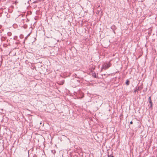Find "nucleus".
<instances>
[{"instance_id": "obj_1", "label": "nucleus", "mask_w": 157, "mask_h": 157, "mask_svg": "<svg viewBox=\"0 0 157 157\" xmlns=\"http://www.w3.org/2000/svg\"><path fill=\"white\" fill-rule=\"evenodd\" d=\"M111 64L109 63H104L102 66V67L101 68V71L103 70V69L106 70L109 67L111 66Z\"/></svg>"}, {"instance_id": "obj_2", "label": "nucleus", "mask_w": 157, "mask_h": 157, "mask_svg": "<svg viewBox=\"0 0 157 157\" xmlns=\"http://www.w3.org/2000/svg\"><path fill=\"white\" fill-rule=\"evenodd\" d=\"M149 103L150 105H148V106H149V109H152V107H153V103L152 102V101L151 100V97L150 96L148 99Z\"/></svg>"}, {"instance_id": "obj_3", "label": "nucleus", "mask_w": 157, "mask_h": 157, "mask_svg": "<svg viewBox=\"0 0 157 157\" xmlns=\"http://www.w3.org/2000/svg\"><path fill=\"white\" fill-rule=\"evenodd\" d=\"M142 87H140L139 86L137 87V88L134 90V93H136V92H138L139 90H141L142 89Z\"/></svg>"}, {"instance_id": "obj_4", "label": "nucleus", "mask_w": 157, "mask_h": 157, "mask_svg": "<svg viewBox=\"0 0 157 157\" xmlns=\"http://www.w3.org/2000/svg\"><path fill=\"white\" fill-rule=\"evenodd\" d=\"M111 29L113 30V33L115 34L116 33L115 32V31L117 29V28L116 27V26L114 25H113L111 26Z\"/></svg>"}, {"instance_id": "obj_5", "label": "nucleus", "mask_w": 157, "mask_h": 157, "mask_svg": "<svg viewBox=\"0 0 157 157\" xmlns=\"http://www.w3.org/2000/svg\"><path fill=\"white\" fill-rule=\"evenodd\" d=\"M130 84V80L129 79H127L125 82V84L127 86H128Z\"/></svg>"}, {"instance_id": "obj_6", "label": "nucleus", "mask_w": 157, "mask_h": 157, "mask_svg": "<svg viewBox=\"0 0 157 157\" xmlns=\"http://www.w3.org/2000/svg\"><path fill=\"white\" fill-rule=\"evenodd\" d=\"M92 75L94 78H97L96 75V73L95 72L94 73H92Z\"/></svg>"}, {"instance_id": "obj_7", "label": "nucleus", "mask_w": 157, "mask_h": 157, "mask_svg": "<svg viewBox=\"0 0 157 157\" xmlns=\"http://www.w3.org/2000/svg\"><path fill=\"white\" fill-rule=\"evenodd\" d=\"M6 38L5 37L3 36L1 38V40L2 41H5L6 40Z\"/></svg>"}, {"instance_id": "obj_8", "label": "nucleus", "mask_w": 157, "mask_h": 157, "mask_svg": "<svg viewBox=\"0 0 157 157\" xmlns=\"http://www.w3.org/2000/svg\"><path fill=\"white\" fill-rule=\"evenodd\" d=\"M23 27L24 29H26L28 27V26L27 25L25 24V25H24L23 26Z\"/></svg>"}, {"instance_id": "obj_9", "label": "nucleus", "mask_w": 157, "mask_h": 157, "mask_svg": "<svg viewBox=\"0 0 157 157\" xmlns=\"http://www.w3.org/2000/svg\"><path fill=\"white\" fill-rule=\"evenodd\" d=\"M29 34L27 36L25 37V40H24V42L23 43H25V40H26L27 39V38H28V36H29Z\"/></svg>"}, {"instance_id": "obj_10", "label": "nucleus", "mask_w": 157, "mask_h": 157, "mask_svg": "<svg viewBox=\"0 0 157 157\" xmlns=\"http://www.w3.org/2000/svg\"><path fill=\"white\" fill-rule=\"evenodd\" d=\"M108 157H114L113 154L109 155V154H108Z\"/></svg>"}, {"instance_id": "obj_11", "label": "nucleus", "mask_w": 157, "mask_h": 157, "mask_svg": "<svg viewBox=\"0 0 157 157\" xmlns=\"http://www.w3.org/2000/svg\"><path fill=\"white\" fill-rule=\"evenodd\" d=\"M7 35L9 36H11L12 35V33L11 32H9L7 33Z\"/></svg>"}, {"instance_id": "obj_12", "label": "nucleus", "mask_w": 157, "mask_h": 157, "mask_svg": "<svg viewBox=\"0 0 157 157\" xmlns=\"http://www.w3.org/2000/svg\"><path fill=\"white\" fill-rule=\"evenodd\" d=\"M19 37H20V38H21V39H22V38H23V37H24V36H23V35H22V34H21V35H20V36H19Z\"/></svg>"}, {"instance_id": "obj_13", "label": "nucleus", "mask_w": 157, "mask_h": 157, "mask_svg": "<svg viewBox=\"0 0 157 157\" xmlns=\"http://www.w3.org/2000/svg\"><path fill=\"white\" fill-rule=\"evenodd\" d=\"M52 152L53 154H55L56 153V151L55 150H52Z\"/></svg>"}, {"instance_id": "obj_14", "label": "nucleus", "mask_w": 157, "mask_h": 157, "mask_svg": "<svg viewBox=\"0 0 157 157\" xmlns=\"http://www.w3.org/2000/svg\"><path fill=\"white\" fill-rule=\"evenodd\" d=\"M17 36H14L13 38V40H17Z\"/></svg>"}, {"instance_id": "obj_15", "label": "nucleus", "mask_w": 157, "mask_h": 157, "mask_svg": "<svg viewBox=\"0 0 157 157\" xmlns=\"http://www.w3.org/2000/svg\"><path fill=\"white\" fill-rule=\"evenodd\" d=\"M64 81H63L61 82V83L60 84V85H63L64 82Z\"/></svg>"}, {"instance_id": "obj_16", "label": "nucleus", "mask_w": 157, "mask_h": 157, "mask_svg": "<svg viewBox=\"0 0 157 157\" xmlns=\"http://www.w3.org/2000/svg\"><path fill=\"white\" fill-rule=\"evenodd\" d=\"M37 1H34V2H33L32 3V4H33V3H36L37 2Z\"/></svg>"}, {"instance_id": "obj_17", "label": "nucleus", "mask_w": 157, "mask_h": 157, "mask_svg": "<svg viewBox=\"0 0 157 157\" xmlns=\"http://www.w3.org/2000/svg\"><path fill=\"white\" fill-rule=\"evenodd\" d=\"M2 61H3V59H2V60L1 61V64H0V66L2 64Z\"/></svg>"}, {"instance_id": "obj_18", "label": "nucleus", "mask_w": 157, "mask_h": 157, "mask_svg": "<svg viewBox=\"0 0 157 157\" xmlns=\"http://www.w3.org/2000/svg\"><path fill=\"white\" fill-rule=\"evenodd\" d=\"M130 123V124H133V122L132 121H131Z\"/></svg>"}, {"instance_id": "obj_19", "label": "nucleus", "mask_w": 157, "mask_h": 157, "mask_svg": "<svg viewBox=\"0 0 157 157\" xmlns=\"http://www.w3.org/2000/svg\"><path fill=\"white\" fill-rule=\"evenodd\" d=\"M17 3H18V2H17V1H15V4H16Z\"/></svg>"}, {"instance_id": "obj_20", "label": "nucleus", "mask_w": 157, "mask_h": 157, "mask_svg": "<svg viewBox=\"0 0 157 157\" xmlns=\"http://www.w3.org/2000/svg\"><path fill=\"white\" fill-rule=\"evenodd\" d=\"M99 11H97V14H99Z\"/></svg>"}, {"instance_id": "obj_21", "label": "nucleus", "mask_w": 157, "mask_h": 157, "mask_svg": "<svg viewBox=\"0 0 157 157\" xmlns=\"http://www.w3.org/2000/svg\"><path fill=\"white\" fill-rule=\"evenodd\" d=\"M77 81L78 83H80V81L79 80H77Z\"/></svg>"}, {"instance_id": "obj_22", "label": "nucleus", "mask_w": 157, "mask_h": 157, "mask_svg": "<svg viewBox=\"0 0 157 157\" xmlns=\"http://www.w3.org/2000/svg\"><path fill=\"white\" fill-rule=\"evenodd\" d=\"M29 2H31V1H29H29H28V2L29 3Z\"/></svg>"}, {"instance_id": "obj_23", "label": "nucleus", "mask_w": 157, "mask_h": 157, "mask_svg": "<svg viewBox=\"0 0 157 157\" xmlns=\"http://www.w3.org/2000/svg\"><path fill=\"white\" fill-rule=\"evenodd\" d=\"M82 98H83V97H84V94H82Z\"/></svg>"}, {"instance_id": "obj_24", "label": "nucleus", "mask_w": 157, "mask_h": 157, "mask_svg": "<svg viewBox=\"0 0 157 157\" xmlns=\"http://www.w3.org/2000/svg\"><path fill=\"white\" fill-rule=\"evenodd\" d=\"M6 41L7 42H9V40H7Z\"/></svg>"}]
</instances>
